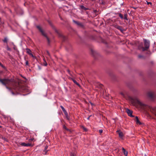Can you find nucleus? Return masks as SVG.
Returning a JSON list of instances; mask_svg holds the SVG:
<instances>
[{"instance_id":"obj_1","label":"nucleus","mask_w":156,"mask_h":156,"mask_svg":"<svg viewBox=\"0 0 156 156\" xmlns=\"http://www.w3.org/2000/svg\"><path fill=\"white\" fill-rule=\"evenodd\" d=\"M130 100L133 105L137 104L143 109L150 111L152 114L156 117V106L147 105L137 98H133L129 97Z\"/></svg>"},{"instance_id":"obj_2","label":"nucleus","mask_w":156,"mask_h":156,"mask_svg":"<svg viewBox=\"0 0 156 156\" xmlns=\"http://www.w3.org/2000/svg\"><path fill=\"white\" fill-rule=\"evenodd\" d=\"M0 82L4 85L6 86V88L9 90L10 88L6 86L7 85H10L12 84L13 82H14L13 80L11 79L10 80L4 79L3 80L0 79Z\"/></svg>"},{"instance_id":"obj_3","label":"nucleus","mask_w":156,"mask_h":156,"mask_svg":"<svg viewBox=\"0 0 156 156\" xmlns=\"http://www.w3.org/2000/svg\"><path fill=\"white\" fill-rule=\"evenodd\" d=\"M144 45L145 47L144 48L143 46V44L141 43L138 46V48L139 49H142L143 51L147 50L148 49L149 47L150 42L148 41H147L146 40H144Z\"/></svg>"},{"instance_id":"obj_4","label":"nucleus","mask_w":156,"mask_h":156,"mask_svg":"<svg viewBox=\"0 0 156 156\" xmlns=\"http://www.w3.org/2000/svg\"><path fill=\"white\" fill-rule=\"evenodd\" d=\"M147 96L152 100H153L156 96L155 92L153 90H150L148 91L147 93Z\"/></svg>"},{"instance_id":"obj_5","label":"nucleus","mask_w":156,"mask_h":156,"mask_svg":"<svg viewBox=\"0 0 156 156\" xmlns=\"http://www.w3.org/2000/svg\"><path fill=\"white\" fill-rule=\"evenodd\" d=\"M37 27L39 30V31L41 32L42 34L46 37L47 41H48V42H49V40L48 38L46 36V34L44 33L43 30L41 29V27L38 26H37Z\"/></svg>"},{"instance_id":"obj_6","label":"nucleus","mask_w":156,"mask_h":156,"mask_svg":"<svg viewBox=\"0 0 156 156\" xmlns=\"http://www.w3.org/2000/svg\"><path fill=\"white\" fill-rule=\"evenodd\" d=\"M126 111L127 113V114H128V115L129 116H133V115H132V111L129 110V109H126Z\"/></svg>"},{"instance_id":"obj_7","label":"nucleus","mask_w":156,"mask_h":156,"mask_svg":"<svg viewBox=\"0 0 156 156\" xmlns=\"http://www.w3.org/2000/svg\"><path fill=\"white\" fill-rule=\"evenodd\" d=\"M116 132L118 133L119 136L120 138H122L123 137V134L120 130H118Z\"/></svg>"},{"instance_id":"obj_8","label":"nucleus","mask_w":156,"mask_h":156,"mask_svg":"<svg viewBox=\"0 0 156 156\" xmlns=\"http://www.w3.org/2000/svg\"><path fill=\"white\" fill-rule=\"evenodd\" d=\"M122 149L123 151L124 154L126 156H127L128 152L123 147L122 148Z\"/></svg>"},{"instance_id":"obj_9","label":"nucleus","mask_w":156,"mask_h":156,"mask_svg":"<svg viewBox=\"0 0 156 156\" xmlns=\"http://www.w3.org/2000/svg\"><path fill=\"white\" fill-rule=\"evenodd\" d=\"M136 123H137V124H139L140 125L141 124V122H140L139 121V119H138V118L136 116Z\"/></svg>"},{"instance_id":"obj_10","label":"nucleus","mask_w":156,"mask_h":156,"mask_svg":"<svg viewBox=\"0 0 156 156\" xmlns=\"http://www.w3.org/2000/svg\"><path fill=\"white\" fill-rule=\"evenodd\" d=\"M48 147V146H46L45 147V149H44V153H43V154H46L47 153V151L46 150H47Z\"/></svg>"},{"instance_id":"obj_11","label":"nucleus","mask_w":156,"mask_h":156,"mask_svg":"<svg viewBox=\"0 0 156 156\" xmlns=\"http://www.w3.org/2000/svg\"><path fill=\"white\" fill-rule=\"evenodd\" d=\"M26 52L29 55L30 53H31V51L29 49H28V48H27L26 49Z\"/></svg>"},{"instance_id":"obj_12","label":"nucleus","mask_w":156,"mask_h":156,"mask_svg":"<svg viewBox=\"0 0 156 156\" xmlns=\"http://www.w3.org/2000/svg\"><path fill=\"white\" fill-rule=\"evenodd\" d=\"M43 60H44V62H43V65L44 66H46L47 65V64L46 61H45V59L44 58L43 59Z\"/></svg>"},{"instance_id":"obj_13","label":"nucleus","mask_w":156,"mask_h":156,"mask_svg":"<svg viewBox=\"0 0 156 156\" xmlns=\"http://www.w3.org/2000/svg\"><path fill=\"white\" fill-rule=\"evenodd\" d=\"M82 128L85 131H87V129L84 126H82Z\"/></svg>"},{"instance_id":"obj_14","label":"nucleus","mask_w":156,"mask_h":156,"mask_svg":"<svg viewBox=\"0 0 156 156\" xmlns=\"http://www.w3.org/2000/svg\"><path fill=\"white\" fill-rule=\"evenodd\" d=\"M76 24H77L78 25H80V23H78V22L75 21L74 20L73 21Z\"/></svg>"},{"instance_id":"obj_15","label":"nucleus","mask_w":156,"mask_h":156,"mask_svg":"<svg viewBox=\"0 0 156 156\" xmlns=\"http://www.w3.org/2000/svg\"><path fill=\"white\" fill-rule=\"evenodd\" d=\"M73 81L74 83H75V84H76L78 86H79V84L77 82L76 80H73Z\"/></svg>"},{"instance_id":"obj_16","label":"nucleus","mask_w":156,"mask_h":156,"mask_svg":"<svg viewBox=\"0 0 156 156\" xmlns=\"http://www.w3.org/2000/svg\"><path fill=\"white\" fill-rule=\"evenodd\" d=\"M61 107L62 110L64 112V111H65L66 110L62 106H61Z\"/></svg>"},{"instance_id":"obj_17","label":"nucleus","mask_w":156,"mask_h":156,"mask_svg":"<svg viewBox=\"0 0 156 156\" xmlns=\"http://www.w3.org/2000/svg\"><path fill=\"white\" fill-rule=\"evenodd\" d=\"M3 41L4 42H7V38H5Z\"/></svg>"},{"instance_id":"obj_18","label":"nucleus","mask_w":156,"mask_h":156,"mask_svg":"<svg viewBox=\"0 0 156 156\" xmlns=\"http://www.w3.org/2000/svg\"><path fill=\"white\" fill-rule=\"evenodd\" d=\"M117 28L118 29L120 30L121 31H122V27L120 26H118L117 27Z\"/></svg>"},{"instance_id":"obj_19","label":"nucleus","mask_w":156,"mask_h":156,"mask_svg":"<svg viewBox=\"0 0 156 156\" xmlns=\"http://www.w3.org/2000/svg\"><path fill=\"white\" fill-rule=\"evenodd\" d=\"M22 145L24 146H26V144L25 143H22L21 144Z\"/></svg>"},{"instance_id":"obj_20","label":"nucleus","mask_w":156,"mask_h":156,"mask_svg":"<svg viewBox=\"0 0 156 156\" xmlns=\"http://www.w3.org/2000/svg\"><path fill=\"white\" fill-rule=\"evenodd\" d=\"M26 146H31V145L29 143L26 144Z\"/></svg>"},{"instance_id":"obj_21","label":"nucleus","mask_w":156,"mask_h":156,"mask_svg":"<svg viewBox=\"0 0 156 156\" xmlns=\"http://www.w3.org/2000/svg\"><path fill=\"white\" fill-rule=\"evenodd\" d=\"M119 16L121 18H123V16H122V15L121 14H120L119 15Z\"/></svg>"},{"instance_id":"obj_22","label":"nucleus","mask_w":156,"mask_h":156,"mask_svg":"<svg viewBox=\"0 0 156 156\" xmlns=\"http://www.w3.org/2000/svg\"><path fill=\"white\" fill-rule=\"evenodd\" d=\"M120 94L123 96H124V94L123 92H121L120 93Z\"/></svg>"},{"instance_id":"obj_23","label":"nucleus","mask_w":156,"mask_h":156,"mask_svg":"<svg viewBox=\"0 0 156 156\" xmlns=\"http://www.w3.org/2000/svg\"><path fill=\"white\" fill-rule=\"evenodd\" d=\"M33 58H34V55L32 54V53H30L29 54Z\"/></svg>"},{"instance_id":"obj_24","label":"nucleus","mask_w":156,"mask_h":156,"mask_svg":"<svg viewBox=\"0 0 156 156\" xmlns=\"http://www.w3.org/2000/svg\"><path fill=\"white\" fill-rule=\"evenodd\" d=\"M103 132V130L102 129H100L99 130V132L100 133H101Z\"/></svg>"},{"instance_id":"obj_25","label":"nucleus","mask_w":156,"mask_h":156,"mask_svg":"<svg viewBox=\"0 0 156 156\" xmlns=\"http://www.w3.org/2000/svg\"><path fill=\"white\" fill-rule=\"evenodd\" d=\"M47 54L49 56H50V53H49V52L48 51H47Z\"/></svg>"},{"instance_id":"obj_26","label":"nucleus","mask_w":156,"mask_h":156,"mask_svg":"<svg viewBox=\"0 0 156 156\" xmlns=\"http://www.w3.org/2000/svg\"><path fill=\"white\" fill-rule=\"evenodd\" d=\"M64 112V114L66 115H67V112L66 110Z\"/></svg>"},{"instance_id":"obj_27","label":"nucleus","mask_w":156,"mask_h":156,"mask_svg":"<svg viewBox=\"0 0 156 156\" xmlns=\"http://www.w3.org/2000/svg\"><path fill=\"white\" fill-rule=\"evenodd\" d=\"M0 66H2L3 68H5V67L0 62Z\"/></svg>"},{"instance_id":"obj_28","label":"nucleus","mask_w":156,"mask_h":156,"mask_svg":"<svg viewBox=\"0 0 156 156\" xmlns=\"http://www.w3.org/2000/svg\"><path fill=\"white\" fill-rule=\"evenodd\" d=\"M63 128H64L65 129H66L68 130L67 128H66V126H64Z\"/></svg>"},{"instance_id":"obj_29","label":"nucleus","mask_w":156,"mask_h":156,"mask_svg":"<svg viewBox=\"0 0 156 156\" xmlns=\"http://www.w3.org/2000/svg\"><path fill=\"white\" fill-rule=\"evenodd\" d=\"M70 156H75L74 154L73 153H71L70 155Z\"/></svg>"},{"instance_id":"obj_30","label":"nucleus","mask_w":156,"mask_h":156,"mask_svg":"<svg viewBox=\"0 0 156 156\" xmlns=\"http://www.w3.org/2000/svg\"><path fill=\"white\" fill-rule=\"evenodd\" d=\"M147 4L148 5H149V4H151V3L150 2H147Z\"/></svg>"},{"instance_id":"obj_31","label":"nucleus","mask_w":156,"mask_h":156,"mask_svg":"<svg viewBox=\"0 0 156 156\" xmlns=\"http://www.w3.org/2000/svg\"><path fill=\"white\" fill-rule=\"evenodd\" d=\"M26 64L27 65L28 64V61H26Z\"/></svg>"},{"instance_id":"obj_32","label":"nucleus","mask_w":156,"mask_h":156,"mask_svg":"<svg viewBox=\"0 0 156 156\" xmlns=\"http://www.w3.org/2000/svg\"><path fill=\"white\" fill-rule=\"evenodd\" d=\"M7 50H10V49L8 47H7Z\"/></svg>"},{"instance_id":"obj_33","label":"nucleus","mask_w":156,"mask_h":156,"mask_svg":"<svg viewBox=\"0 0 156 156\" xmlns=\"http://www.w3.org/2000/svg\"><path fill=\"white\" fill-rule=\"evenodd\" d=\"M91 116V115H90L88 118H87V119H89L90 117Z\"/></svg>"},{"instance_id":"obj_34","label":"nucleus","mask_w":156,"mask_h":156,"mask_svg":"<svg viewBox=\"0 0 156 156\" xmlns=\"http://www.w3.org/2000/svg\"><path fill=\"white\" fill-rule=\"evenodd\" d=\"M90 104L92 106L94 105L91 102H90Z\"/></svg>"},{"instance_id":"obj_35","label":"nucleus","mask_w":156,"mask_h":156,"mask_svg":"<svg viewBox=\"0 0 156 156\" xmlns=\"http://www.w3.org/2000/svg\"><path fill=\"white\" fill-rule=\"evenodd\" d=\"M34 138H32V139H30V140H34Z\"/></svg>"},{"instance_id":"obj_36","label":"nucleus","mask_w":156,"mask_h":156,"mask_svg":"<svg viewBox=\"0 0 156 156\" xmlns=\"http://www.w3.org/2000/svg\"><path fill=\"white\" fill-rule=\"evenodd\" d=\"M139 58H141V56H140V55H139Z\"/></svg>"},{"instance_id":"obj_37","label":"nucleus","mask_w":156,"mask_h":156,"mask_svg":"<svg viewBox=\"0 0 156 156\" xmlns=\"http://www.w3.org/2000/svg\"><path fill=\"white\" fill-rule=\"evenodd\" d=\"M62 37L63 38H65V37L63 36H62Z\"/></svg>"}]
</instances>
